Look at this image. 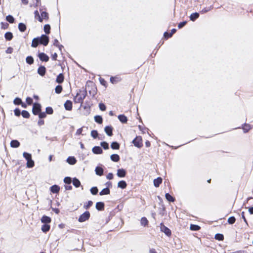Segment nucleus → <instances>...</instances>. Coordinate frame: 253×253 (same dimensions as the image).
<instances>
[{
	"label": "nucleus",
	"mask_w": 253,
	"mask_h": 253,
	"mask_svg": "<svg viewBox=\"0 0 253 253\" xmlns=\"http://www.w3.org/2000/svg\"><path fill=\"white\" fill-rule=\"evenodd\" d=\"M80 93H77L75 99L76 102L82 103L86 96V91L84 90L82 91L80 90Z\"/></svg>",
	"instance_id": "nucleus-1"
},
{
	"label": "nucleus",
	"mask_w": 253,
	"mask_h": 253,
	"mask_svg": "<svg viewBox=\"0 0 253 253\" xmlns=\"http://www.w3.org/2000/svg\"><path fill=\"white\" fill-rule=\"evenodd\" d=\"M90 217V213L88 211H85L84 213H83L82 214H81L79 219L78 221L80 222H83L89 219Z\"/></svg>",
	"instance_id": "nucleus-2"
},
{
	"label": "nucleus",
	"mask_w": 253,
	"mask_h": 253,
	"mask_svg": "<svg viewBox=\"0 0 253 253\" xmlns=\"http://www.w3.org/2000/svg\"><path fill=\"white\" fill-rule=\"evenodd\" d=\"M41 111V105L38 103L33 104L32 112L35 115H38Z\"/></svg>",
	"instance_id": "nucleus-3"
},
{
	"label": "nucleus",
	"mask_w": 253,
	"mask_h": 253,
	"mask_svg": "<svg viewBox=\"0 0 253 253\" xmlns=\"http://www.w3.org/2000/svg\"><path fill=\"white\" fill-rule=\"evenodd\" d=\"M161 231L164 232L167 236L169 237L171 234V231L167 227L165 226L163 223L160 224Z\"/></svg>",
	"instance_id": "nucleus-4"
},
{
	"label": "nucleus",
	"mask_w": 253,
	"mask_h": 253,
	"mask_svg": "<svg viewBox=\"0 0 253 253\" xmlns=\"http://www.w3.org/2000/svg\"><path fill=\"white\" fill-rule=\"evenodd\" d=\"M40 40V44H42L44 46H46L48 44L49 42V38L48 37L45 35H42L41 37H39Z\"/></svg>",
	"instance_id": "nucleus-5"
},
{
	"label": "nucleus",
	"mask_w": 253,
	"mask_h": 253,
	"mask_svg": "<svg viewBox=\"0 0 253 253\" xmlns=\"http://www.w3.org/2000/svg\"><path fill=\"white\" fill-rule=\"evenodd\" d=\"M142 138L141 137H136L133 140L132 143L134 145L138 148H140L142 146Z\"/></svg>",
	"instance_id": "nucleus-6"
},
{
	"label": "nucleus",
	"mask_w": 253,
	"mask_h": 253,
	"mask_svg": "<svg viewBox=\"0 0 253 253\" xmlns=\"http://www.w3.org/2000/svg\"><path fill=\"white\" fill-rule=\"evenodd\" d=\"M38 56L42 61L47 62L49 60V57L44 53L42 52L39 53Z\"/></svg>",
	"instance_id": "nucleus-7"
},
{
	"label": "nucleus",
	"mask_w": 253,
	"mask_h": 253,
	"mask_svg": "<svg viewBox=\"0 0 253 253\" xmlns=\"http://www.w3.org/2000/svg\"><path fill=\"white\" fill-rule=\"evenodd\" d=\"M38 73L41 76H44L46 72V68L43 66H41L38 69Z\"/></svg>",
	"instance_id": "nucleus-8"
},
{
	"label": "nucleus",
	"mask_w": 253,
	"mask_h": 253,
	"mask_svg": "<svg viewBox=\"0 0 253 253\" xmlns=\"http://www.w3.org/2000/svg\"><path fill=\"white\" fill-rule=\"evenodd\" d=\"M92 152L95 154H101L103 153L102 149L99 146H94L92 149Z\"/></svg>",
	"instance_id": "nucleus-9"
},
{
	"label": "nucleus",
	"mask_w": 253,
	"mask_h": 253,
	"mask_svg": "<svg viewBox=\"0 0 253 253\" xmlns=\"http://www.w3.org/2000/svg\"><path fill=\"white\" fill-rule=\"evenodd\" d=\"M117 174L119 177H124L126 175V171L123 169H118Z\"/></svg>",
	"instance_id": "nucleus-10"
},
{
	"label": "nucleus",
	"mask_w": 253,
	"mask_h": 253,
	"mask_svg": "<svg viewBox=\"0 0 253 253\" xmlns=\"http://www.w3.org/2000/svg\"><path fill=\"white\" fill-rule=\"evenodd\" d=\"M64 107L66 110L71 111L72 109V102L70 100H67L64 103Z\"/></svg>",
	"instance_id": "nucleus-11"
},
{
	"label": "nucleus",
	"mask_w": 253,
	"mask_h": 253,
	"mask_svg": "<svg viewBox=\"0 0 253 253\" xmlns=\"http://www.w3.org/2000/svg\"><path fill=\"white\" fill-rule=\"evenodd\" d=\"M51 219L50 217L46 215H43L41 218V222L44 224H48L50 223Z\"/></svg>",
	"instance_id": "nucleus-12"
},
{
	"label": "nucleus",
	"mask_w": 253,
	"mask_h": 253,
	"mask_svg": "<svg viewBox=\"0 0 253 253\" xmlns=\"http://www.w3.org/2000/svg\"><path fill=\"white\" fill-rule=\"evenodd\" d=\"M96 209L98 211H103L104 209V204L101 202H98L96 203Z\"/></svg>",
	"instance_id": "nucleus-13"
},
{
	"label": "nucleus",
	"mask_w": 253,
	"mask_h": 253,
	"mask_svg": "<svg viewBox=\"0 0 253 253\" xmlns=\"http://www.w3.org/2000/svg\"><path fill=\"white\" fill-rule=\"evenodd\" d=\"M104 130L106 133L109 136H111L113 135L112 130L113 128L111 126H107L105 127Z\"/></svg>",
	"instance_id": "nucleus-14"
},
{
	"label": "nucleus",
	"mask_w": 253,
	"mask_h": 253,
	"mask_svg": "<svg viewBox=\"0 0 253 253\" xmlns=\"http://www.w3.org/2000/svg\"><path fill=\"white\" fill-rule=\"evenodd\" d=\"M162 178L160 177H159L157 178L156 179H155L153 181L154 185L156 187H159L160 185L162 182Z\"/></svg>",
	"instance_id": "nucleus-15"
},
{
	"label": "nucleus",
	"mask_w": 253,
	"mask_h": 253,
	"mask_svg": "<svg viewBox=\"0 0 253 253\" xmlns=\"http://www.w3.org/2000/svg\"><path fill=\"white\" fill-rule=\"evenodd\" d=\"M40 40L39 39V38L38 37V38H34L32 40L31 46L33 47H37L38 45H39V44L40 43Z\"/></svg>",
	"instance_id": "nucleus-16"
},
{
	"label": "nucleus",
	"mask_w": 253,
	"mask_h": 253,
	"mask_svg": "<svg viewBox=\"0 0 253 253\" xmlns=\"http://www.w3.org/2000/svg\"><path fill=\"white\" fill-rule=\"evenodd\" d=\"M67 162L70 165H74L76 163L77 160L74 157H69L67 159Z\"/></svg>",
	"instance_id": "nucleus-17"
},
{
	"label": "nucleus",
	"mask_w": 253,
	"mask_h": 253,
	"mask_svg": "<svg viewBox=\"0 0 253 253\" xmlns=\"http://www.w3.org/2000/svg\"><path fill=\"white\" fill-rule=\"evenodd\" d=\"M64 79V75L61 73L59 74L56 79V82L58 84H61L63 82Z\"/></svg>",
	"instance_id": "nucleus-18"
},
{
	"label": "nucleus",
	"mask_w": 253,
	"mask_h": 253,
	"mask_svg": "<svg viewBox=\"0 0 253 253\" xmlns=\"http://www.w3.org/2000/svg\"><path fill=\"white\" fill-rule=\"evenodd\" d=\"M50 228V226L48 224H44L42 225L41 230L44 233H46L47 231L49 230Z\"/></svg>",
	"instance_id": "nucleus-19"
},
{
	"label": "nucleus",
	"mask_w": 253,
	"mask_h": 253,
	"mask_svg": "<svg viewBox=\"0 0 253 253\" xmlns=\"http://www.w3.org/2000/svg\"><path fill=\"white\" fill-rule=\"evenodd\" d=\"M60 190V187L57 185H54L50 187V190L53 193H57Z\"/></svg>",
	"instance_id": "nucleus-20"
},
{
	"label": "nucleus",
	"mask_w": 253,
	"mask_h": 253,
	"mask_svg": "<svg viewBox=\"0 0 253 253\" xmlns=\"http://www.w3.org/2000/svg\"><path fill=\"white\" fill-rule=\"evenodd\" d=\"M110 159L114 162H118L120 160V156L118 154H112L110 156Z\"/></svg>",
	"instance_id": "nucleus-21"
},
{
	"label": "nucleus",
	"mask_w": 253,
	"mask_h": 253,
	"mask_svg": "<svg viewBox=\"0 0 253 253\" xmlns=\"http://www.w3.org/2000/svg\"><path fill=\"white\" fill-rule=\"evenodd\" d=\"M95 171L96 174L99 176H101L103 174V169L100 167H97L95 168Z\"/></svg>",
	"instance_id": "nucleus-22"
},
{
	"label": "nucleus",
	"mask_w": 253,
	"mask_h": 253,
	"mask_svg": "<svg viewBox=\"0 0 253 253\" xmlns=\"http://www.w3.org/2000/svg\"><path fill=\"white\" fill-rule=\"evenodd\" d=\"M176 31V30L175 29H172L171 30V32H170V33H168V32H165L164 34V37L166 38H169V37H171L172 36V35L175 33Z\"/></svg>",
	"instance_id": "nucleus-23"
},
{
	"label": "nucleus",
	"mask_w": 253,
	"mask_h": 253,
	"mask_svg": "<svg viewBox=\"0 0 253 253\" xmlns=\"http://www.w3.org/2000/svg\"><path fill=\"white\" fill-rule=\"evenodd\" d=\"M110 192L109 188L108 187H106L105 188H104L102 189L99 193V195L100 196H103L104 195H108L109 194Z\"/></svg>",
	"instance_id": "nucleus-24"
},
{
	"label": "nucleus",
	"mask_w": 253,
	"mask_h": 253,
	"mask_svg": "<svg viewBox=\"0 0 253 253\" xmlns=\"http://www.w3.org/2000/svg\"><path fill=\"white\" fill-rule=\"evenodd\" d=\"M127 186L126 183L125 181L121 180L118 183V187L122 189H125Z\"/></svg>",
	"instance_id": "nucleus-25"
},
{
	"label": "nucleus",
	"mask_w": 253,
	"mask_h": 253,
	"mask_svg": "<svg viewBox=\"0 0 253 253\" xmlns=\"http://www.w3.org/2000/svg\"><path fill=\"white\" fill-rule=\"evenodd\" d=\"M251 128L252 127L251 125L248 124H244L242 127V128L245 133L248 132L251 129Z\"/></svg>",
	"instance_id": "nucleus-26"
},
{
	"label": "nucleus",
	"mask_w": 253,
	"mask_h": 253,
	"mask_svg": "<svg viewBox=\"0 0 253 253\" xmlns=\"http://www.w3.org/2000/svg\"><path fill=\"white\" fill-rule=\"evenodd\" d=\"M199 17V13L198 12H195L192 13L190 16V19L192 21H194L196 19Z\"/></svg>",
	"instance_id": "nucleus-27"
},
{
	"label": "nucleus",
	"mask_w": 253,
	"mask_h": 253,
	"mask_svg": "<svg viewBox=\"0 0 253 253\" xmlns=\"http://www.w3.org/2000/svg\"><path fill=\"white\" fill-rule=\"evenodd\" d=\"M20 143L16 140H13L10 142V146L13 148H17L19 146Z\"/></svg>",
	"instance_id": "nucleus-28"
},
{
	"label": "nucleus",
	"mask_w": 253,
	"mask_h": 253,
	"mask_svg": "<svg viewBox=\"0 0 253 253\" xmlns=\"http://www.w3.org/2000/svg\"><path fill=\"white\" fill-rule=\"evenodd\" d=\"M118 119L120 122L122 123H126L127 121V119L124 115H120L118 116Z\"/></svg>",
	"instance_id": "nucleus-29"
},
{
	"label": "nucleus",
	"mask_w": 253,
	"mask_h": 253,
	"mask_svg": "<svg viewBox=\"0 0 253 253\" xmlns=\"http://www.w3.org/2000/svg\"><path fill=\"white\" fill-rule=\"evenodd\" d=\"M26 166L28 168H33L34 166V162L32 160V158L27 161Z\"/></svg>",
	"instance_id": "nucleus-30"
},
{
	"label": "nucleus",
	"mask_w": 253,
	"mask_h": 253,
	"mask_svg": "<svg viewBox=\"0 0 253 253\" xmlns=\"http://www.w3.org/2000/svg\"><path fill=\"white\" fill-rule=\"evenodd\" d=\"M18 29L20 31L23 32L26 29V26L23 23H20L18 25Z\"/></svg>",
	"instance_id": "nucleus-31"
},
{
	"label": "nucleus",
	"mask_w": 253,
	"mask_h": 253,
	"mask_svg": "<svg viewBox=\"0 0 253 253\" xmlns=\"http://www.w3.org/2000/svg\"><path fill=\"white\" fill-rule=\"evenodd\" d=\"M4 37L6 40L10 41L13 38V35L12 33L7 32L5 34Z\"/></svg>",
	"instance_id": "nucleus-32"
},
{
	"label": "nucleus",
	"mask_w": 253,
	"mask_h": 253,
	"mask_svg": "<svg viewBox=\"0 0 253 253\" xmlns=\"http://www.w3.org/2000/svg\"><path fill=\"white\" fill-rule=\"evenodd\" d=\"M73 184L76 187H79L81 185L80 180L77 178H74L73 179Z\"/></svg>",
	"instance_id": "nucleus-33"
},
{
	"label": "nucleus",
	"mask_w": 253,
	"mask_h": 253,
	"mask_svg": "<svg viewBox=\"0 0 253 253\" xmlns=\"http://www.w3.org/2000/svg\"><path fill=\"white\" fill-rule=\"evenodd\" d=\"M111 147L112 149H119L120 144L117 142H113L111 144Z\"/></svg>",
	"instance_id": "nucleus-34"
},
{
	"label": "nucleus",
	"mask_w": 253,
	"mask_h": 253,
	"mask_svg": "<svg viewBox=\"0 0 253 253\" xmlns=\"http://www.w3.org/2000/svg\"><path fill=\"white\" fill-rule=\"evenodd\" d=\"M26 61L27 63L31 65L34 63V59L32 56H29L26 57Z\"/></svg>",
	"instance_id": "nucleus-35"
},
{
	"label": "nucleus",
	"mask_w": 253,
	"mask_h": 253,
	"mask_svg": "<svg viewBox=\"0 0 253 253\" xmlns=\"http://www.w3.org/2000/svg\"><path fill=\"white\" fill-rule=\"evenodd\" d=\"M165 197L167 200L169 202H173L174 201V198L172 197L169 193H166Z\"/></svg>",
	"instance_id": "nucleus-36"
},
{
	"label": "nucleus",
	"mask_w": 253,
	"mask_h": 253,
	"mask_svg": "<svg viewBox=\"0 0 253 253\" xmlns=\"http://www.w3.org/2000/svg\"><path fill=\"white\" fill-rule=\"evenodd\" d=\"M95 121L98 123L99 124H101L102 123V118L100 116H95L94 117Z\"/></svg>",
	"instance_id": "nucleus-37"
},
{
	"label": "nucleus",
	"mask_w": 253,
	"mask_h": 253,
	"mask_svg": "<svg viewBox=\"0 0 253 253\" xmlns=\"http://www.w3.org/2000/svg\"><path fill=\"white\" fill-rule=\"evenodd\" d=\"M215 239L218 241H222L224 239V236L221 234L217 233L215 235Z\"/></svg>",
	"instance_id": "nucleus-38"
},
{
	"label": "nucleus",
	"mask_w": 253,
	"mask_h": 253,
	"mask_svg": "<svg viewBox=\"0 0 253 253\" xmlns=\"http://www.w3.org/2000/svg\"><path fill=\"white\" fill-rule=\"evenodd\" d=\"M190 229L192 231H198L200 229V227L195 224H191Z\"/></svg>",
	"instance_id": "nucleus-39"
},
{
	"label": "nucleus",
	"mask_w": 253,
	"mask_h": 253,
	"mask_svg": "<svg viewBox=\"0 0 253 253\" xmlns=\"http://www.w3.org/2000/svg\"><path fill=\"white\" fill-rule=\"evenodd\" d=\"M35 18H37L40 22H42V18L41 17L38 10H36L34 12Z\"/></svg>",
	"instance_id": "nucleus-40"
},
{
	"label": "nucleus",
	"mask_w": 253,
	"mask_h": 253,
	"mask_svg": "<svg viewBox=\"0 0 253 253\" xmlns=\"http://www.w3.org/2000/svg\"><path fill=\"white\" fill-rule=\"evenodd\" d=\"M21 115L24 118H29L30 117L29 113L26 110H23L21 112Z\"/></svg>",
	"instance_id": "nucleus-41"
},
{
	"label": "nucleus",
	"mask_w": 253,
	"mask_h": 253,
	"mask_svg": "<svg viewBox=\"0 0 253 253\" xmlns=\"http://www.w3.org/2000/svg\"><path fill=\"white\" fill-rule=\"evenodd\" d=\"M62 91V86L61 85H58L55 88V91L56 93L59 94Z\"/></svg>",
	"instance_id": "nucleus-42"
},
{
	"label": "nucleus",
	"mask_w": 253,
	"mask_h": 253,
	"mask_svg": "<svg viewBox=\"0 0 253 253\" xmlns=\"http://www.w3.org/2000/svg\"><path fill=\"white\" fill-rule=\"evenodd\" d=\"M6 20L10 23H13L14 22V18L10 15H8L6 17Z\"/></svg>",
	"instance_id": "nucleus-43"
},
{
	"label": "nucleus",
	"mask_w": 253,
	"mask_h": 253,
	"mask_svg": "<svg viewBox=\"0 0 253 253\" xmlns=\"http://www.w3.org/2000/svg\"><path fill=\"white\" fill-rule=\"evenodd\" d=\"M50 26L49 24L45 25L44 26V31L46 34H48L50 33Z\"/></svg>",
	"instance_id": "nucleus-44"
},
{
	"label": "nucleus",
	"mask_w": 253,
	"mask_h": 253,
	"mask_svg": "<svg viewBox=\"0 0 253 253\" xmlns=\"http://www.w3.org/2000/svg\"><path fill=\"white\" fill-rule=\"evenodd\" d=\"M90 192L92 195H96L98 193V190L97 188V187H92L90 190Z\"/></svg>",
	"instance_id": "nucleus-45"
},
{
	"label": "nucleus",
	"mask_w": 253,
	"mask_h": 253,
	"mask_svg": "<svg viewBox=\"0 0 253 253\" xmlns=\"http://www.w3.org/2000/svg\"><path fill=\"white\" fill-rule=\"evenodd\" d=\"M23 156L27 161L29 160V159H31V158H32L31 155L27 152H24L23 153Z\"/></svg>",
	"instance_id": "nucleus-46"
},
{
	"label": "nucleus",
	"mask_w": 253,
	"mask_h": 253,
	"mask_svg": "<svg viewBox=\"0 0 253 253\" xmlns=\"http://www.w3.org/2000/svg\"><path fill=\"white\" fill-rule=\"evenodd\" d=\"M100 145L105 150L109 148V144L105 141L101 142Z\"/></svg>",
	"instance_id": "nucleus-47"
},
{
	"label": "nucleus",
	"mask_w": 253,
	"mask_h": 253,
	"mask_svg": "<svg viewBox=\"0 0 253 253\" xmlns=\"http://www.w3.org/2000/svg\"><path fill=\"white\" fill-rule=\"evenodd\" d=\"M93 204V202L91 201H88L86 205L84 206V209L87 210L89 209L90 207H91Z\"/></svg>",
	"instance_id": "nucleus-48"
},
{
	"label": "nucleus",
	"mask_w": 253,
	"mask_h": 253,
	"mask_svg": "<svg viewBox=\"0 0 253 253\" xmlns=\"http://www.w3.org/2000/svg\"><path fill=\"white\" fill-rule=\"evenodd\" d=\"M148 220L146 217H142L141 219V224L142 225L146 226L148 224Z\"/></svg>",
	"instance_id": "nucleus-49"
},
{
	"label": "nucleus",
	"mask_w": 253,
	"mask_h": 253,
	"mask_svg": "<svg viewBox=\"0 0 253 253\" xmlns=\"http://www.w3.org/2000/svg\"><path fill=\"white\" fill-rule=\"evenodd\" d=\"M235 221L236 218L234 216H231L228 219V222L230 224L234 223Z\"/></svg>",
	"instance_id": "nucleus-50"
},
{
	"label": "nucleus",
	"mask_w": 253,
	"mask_h": 253,
	"mask_svg": "<svg viewBox=\"0 0 253 253\" xmlns=\"http://www.w3.org/2000/svg\"><path fill=\"white\" fill-rule=\"evenodd\" d=\"M64 182L67 184H70L72 182V179L70 177H66L64 179Z\"/></svg>",
	"instance_id": "nucleus-51"
},
{
	"label": "nucleus",
	"mask_w": 253,
	"mask_h": 253,
	"mask_svg": "<svg viewBox=\"0 0 253 253\" xmlns=\"http://www.w3.org/2000/svg\"><path fill=\"white\" fill-rule=\"evenodd\" d=\"M13 103L15 105H20L22 103V100L20 98L16 97L13 101Z\"/></svg>",
	"instance_id": "nucleus-52"
},
{
	"label": "nucleus",
	"mask_w": 253,
	"mask_h": 253,
	"mask_svg": "<svg viewBox=\"0 0 253 253\" xmlns=\"http://www.w3.org/2000/svg\"><path fill=\"white\" fill-rule=\"evenodd\" d=\"M91 136L93 138H96L98 136V132L95 130H93L91 131Z\"/></svg>",
	"instance_id": "nucleus-53"
},
{
	"label": "nucleus",
	"mask_w": 253,
	"mask_h": 253,
	"mask_svg": "<svg viewBox=\"0 0 253 253\" xmlns=\"http://www.w3.org/2000/svg\"><path fill=\"white\" fill-rule=\"evenodd\" d=\"M53 112V109L50 107H47L46 108V113L48 114H52Z\"/></svg>",
	"instance_id": "nucleus-54"
},
{
	"label": "nucleus",
	"mask_w": 253,
	"mask_h": 253,
	"mask_svg": "<svg viewBox=\"0 0 253 253\" xmlns=\"http://www.w3.org/2000/svg\"><path fill=\"white\" fill-rule=\"evenodd\" d=\"M41 17L43 19L48 18V13L46 12L43 11L41 13Z\"/></svg>",
	"instance_id": "nucleus-55"
},
{
	"label": "nucleus",
	"mask_w": 253,
	"mask_h": 253,
	"mask_svg": "<svg viewBox=\"0 0 253 253\" xmlns=\"http://www.w3.org/2000/svg\"><path fill=\"white\" fill-rule=\"evenodd\" d=\"M38 114L39 118L41 119L44 118L46 116V113L41 112V111Z\"/></svg>",
	"instance_id": "nucleus-56"
},
{
	"label": "nucleus",
	"mask_w": 253,
	"mask_h": 253,
	"mask_svg": "<svg viewBox=\"0 0 253 253\" xmlns=\"http://www.w3.org/2000/svg\"><path fill=\"white\" fill-rule=\"evenodd\" d=\"M26 102L28 105H31L33 103V99L32 98L30 97H28L26 98Z\"/></svg>",
	"instance_id": "nucleus-57"
},
{
	"label": "nucleus",
	"mask_w": 253,
	"mask_h": 253,
	"mask_svg": "<svg viewBox=\"0 0 253 253\" xmlns=\"http://www.w3.org/2000/svg\"><path fill=\"white\" fill-rule=\"evenodd\" d=\"M99 107L101 111H105L106 110V106L103 103H99Z\"/></svg>",
	"instance_id": "nucleus-58"
},
{
	"label": "nucleus",
	"mask_w": 253,
	"mask_h": 253,
	"mask_svg": "<svg viewBox=\"0 0 253 253\" xmlns=\"http://www.w3.org/2000/svg\"><path fill=\"white\" fill-rule=\"evenodd\" d=\"M186 23H187L186 21H183V22L179 23L178 25V28L179 29H181V28L184 27L186 25Z\"/></svg>",
	"instance_id": "nucleus-59"
},
{
	"label": "nucleus",
	"mask_w": 253,
	"mask_h": 253,
	"mask_svg": "<svg viewBox=\"0 0 253 253\" xmlns=\"http://www.w3.org/2000/svg\"><path fill=\"white\" fill-rule=\"evenodd\" d=\"M14 112L15 115L16 116H19L21 114L20 110L18 108L15 109L14 110Z\"/></svg>",
	"instance_id": "nucleus-60"
},
{
	"label": "nucleus",
	"mask_w": 253,
	"mask_h": 253,
	"mask_svg": "<svg viewBox=\"0 0 253 253\" xmlns=\"http://www.w3.org/2000/svg\"><path fill=\"white\" fill-rule=\"evenodd\" d=\"M83 128L84 127H81V128H80L78 129H77V130L76 131V135L81 134L82 133V131L83 130Z\"/></svg>",
	"instance_id": "nucleus-61"
},
{
	"label": "nucleus",
	"mask_w": 253,
	"mask_h": 253,
	"mask_svg": "<svg viewBox=\"0 0 253 253\" xmlns=\"http://www.w3.org/2000/svg\"><path fill=\"white\" fill-rule=\"evenodd\" d=\"M106 177L108 179H109V180L112 179L113 178V174L111 172L107 174Z\"/></svg>",
	"instance_id": "nucleus-62"
},
{
	"label": "nucleus",
	"mask_w": 253,
	"mask_h": 253,
	"mask_svg": "<svg viewBox=\"0 0 253 253\" xmlns=\"http://www.w3.org/2000/svg\"><path fill=\"white\" fill-rule=\"evenodd\" d=\"M65 189L66 190H71L72 189V187L71 185H65Z\"/></svg>",
	"instance_id": "nucleus-63"
},
{
	"label": "nucleus",
	"mask_w": 253,
	"mask_h": 253,
	"mask_svg": "<svg viewBox=\"0 0 253 253\" xmlns=\"http://www.w3.org/2000/svg\"><path fill=\"white\" fill-rule=\"evenodd\" d=\"M57 54L56 53H54L53 54H52V60H56L57 59Z\"/></svg>",
	"instance_id": "nucleus-64"
}]
</instances>
